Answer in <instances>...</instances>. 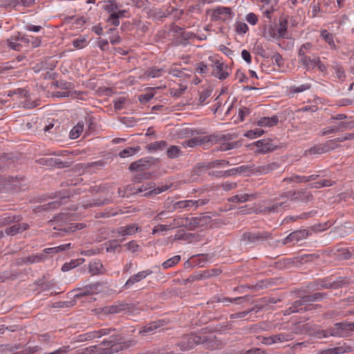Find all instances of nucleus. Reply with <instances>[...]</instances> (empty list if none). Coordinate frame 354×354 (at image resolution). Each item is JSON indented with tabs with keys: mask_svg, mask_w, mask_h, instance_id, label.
I'll list each match as a JSON object with an SVG mask.
<instances>
[{
	"mask_svg": "<svg viewBox=\"0 0 354 354\" xmlns=\"http://www.w3.org/2000/svg\"><path fill=\"white\" fill-rule=\"evenodd\" d=\"M198 344L203 345L207 349L214 350L218 348L221 344L213 334L199 335L195 333L183 336L181 340L177 343V346L183 351L192 349Z\"/></svg>",
	"mask_w": 354,
	"mask_h": 354,
	"instance_id": "obj_1",
	"label": "nucleus"
},
{
	"mask_svg": "<svg viewBox=\"0 0 354 354\" xmlns=\"http://www.w3.org/2000/svg\"><path fill=\"white\" fill-rule=\"evenodd\" d=\"M271 234L266 231L245 232L243 234L241 241L246 245L256 244L270 238Z\"/></svg>",
	"mask_w": 354,
	"mask_h": 354,
	"instance_id": "obj_2",
	"label": "nucleus"
},
{
	"mask_svg": "<svg viewBox=\"0 0 354 354\" xmlns=\"http://www.w3.org/2000/svg\"><path fill=\"white\" fill-rule=\"evenodd\" d=\"M168 185H162L161 187H155V183L152 182L147 183L146 185H142L139 187H134V194H138L145 192L144 196H149L153 195H157L162 192H165L169 189Z\"/></svg>",
	"mask_w": 354,
	"mask_h": 354,
	"instance_id": "obj_3",
	"label": "nucleus"
},
{
	"mask_svg": "<svg viewBox=\"0 0 354 354\" xmlns=\"http://www.w3.org/2000/svg\"><path fill=\"white\" fill-rule=\"evenodd\" d=\"M310 47L311 44L310 43H306L300 47L298 53L299 57V63L304 66L307 70L310 68H314L319 62L318 57L310 58V57H307L306 53L304 52V49H309Z\"/></svg>",
	"mask_w": 354,
	"mask_h": 354,
	"instance_id": "obj_4",
	"label": "nucleus"
},
{
	"mask_svg": "<svg viewBox=\"0 0 354 354\" xmlns=\"http://www.w3.org/2000/svg\"><path fill=\"white\" fill-rule=\"evenodd\" d=\"M114 330L115 329L111 328H102L98 330L87 332L86 333L77 335L75 337V341L82 342L87 340H91L97 337H100L109 335L111 331Z\"/></svg>",
	"mask_w": 354,
	"mask_h": 354,
	"instance_id": "obj_5",
	"label": "nucleus"
},
{
	"mask_svg": "<svg viewBox=\"0 0 354 354\" xmlns=\"http://www.w3.org/2000/svg\"><path fill=\"white\" fill-rule=\"evenodd\" d=\"M353 331L351 323L343 322L337 323L335 325V328L331 330L330 335L332 336L348 337L352 334Z\"/></svg>",
	"mask_w": 354,
	"mask_h": 354,
	"instance_id": "obj_6",
	"label": "nucleus"
},
{
	"mask_svg": "<svg viewBox=\"0 0 354 354\" xmlns=\"http://www.w3.org/2000/svg\"><path fill=\"white\" fill-rule=\"evenodd\" d=\"M133 306L124 302H118L115 304L108 306L104 308L103 312L105 314H115L120 313L131 312Z\"/></svg>",
	"mask_w": 354,
	"mask_h": 354,
	"instance_id": "obj_7",
	"label": "nucleus"
},
{
	"mask_svg": "<svg viewBox=\"0 0 354 354\" xmlns=\"http://www.w3.org/2000/svg\"><path fill=\"white\" fill-rule=\"evenodd\" d=\"M36 162L38 165L48 167H57L58 168H64L69 166L68 162H64L60 159L51 158V157H42L37 159Z\"/></svg>",
	"mask_w": 354,
	"mask_h": 354,
	"instance_id": "obj_8",
	"label": "nucleus"
},
{
	"mask_svg": "<svg viewBox=\"0 0 354 354\" xmlns=\"http://www.w3.org/2000/svg\"><path fill=\"white\" fill-rule=\"evenodd\" d=\"M151 160L149 158H141L137 161L131 162L129 167L131 171L145 172V171L150 167Z\"/></svg>",
	"mask_w": 354,
	"mask_h": 354,
	"instance_id": "obj_9",
	"label": "nucleus"
},
{
	"mask_svg": "<svg viewBox=\"0 0 354 354\" xmlns=\"http://www.w3.org/2000/svg\"><path fill=\"white\" fill-rule=\"evenodd\" d=\"M214 65L212 75L219 80H225L230 75V69L228 66L223 63H221L219 61H216Z\"/></svg>",
	"mask_w": 354,
	"mask_h": 354,
	"instance_id": "obj_10",
	"label": "nucleus"
},
{
	"mask_svg": "<svg viewBox=\"0 0 354 354\" xmlns=\"http://www.w3.org/2000/svg\"><path fill=\"white\" fill-rule=\"evenodd\" d=\"M310 310V306H305L301 299L295 301L291 306L284 311V315H289L295 313H302Z\"/></svg>",
	"mask_w": 354,
	"mask_h": 354,
	"instance_id": "obj_11",
	"label": "nucleus"
},
{
	"mask_svg": "<svg viewBox=\"0 0 354 354\" xmlns=\"http://www.w3.org/2000/svg\"><path fill=\"white\" fill-rule=\"evenodd\" d=\"M279 167L280 166L277 162H272L268 165L253 167L250 169V171L253 174H267L274 170L279 169Z\"/></svg>",
	"mask_w": 354,
	"mask_h": 354,
	"instance_id": "obj_12",
	"label": "nucleus"
},
{
	"mask_svg": "<svg viewBox=\"0 0 354 354\" xmlns=\"http://www.w3.org/2000/svg\"><path fill=\"white\" fill-rule=\"evenodd\" d=\"M46 256L45 254H37L26 257L19 258L17 260V265L21 266L25 263H35L43 261L46 259Z\"/></svg>",
	"mask_w": 354,
	"mask_h": 354,
	"instance_id": "obj_13",
	"label": "nucleus"
},
{
	"mask_svg": "<svg viewBox=\"0 0 354 354\" xmlns=\"http://www.w3.org/2000/svg\"><path fill=\"white\" fill-rule=\"evenodd\" d=\"M140 231V227H139L137 224L131 223L126 226L120 227L118 229L117 232L121 236H129Z\"/></svg>",
	"mask_w": 354,
	"mask_h": 354,
	"instance_id": "obj_14",
	"label": "nucleus"
},
{
	"mask_svg": "<svg viewBox=\"0 0 354 354\" xmlns=\"http://www.w3.org/2000/svg\"><path fill=\"white\" fill-rule=\"evenodd\" d=\"M152 271L150 270H147L144 271H141L138 272L136 274L131 276L126 282L125 287L129 288L131 286H133L134 283L140 281L141 280L145 279L148 275L151 274Z\"/></svg>",
	"mask_w": 354,
	"mask_h": 354,
	"instance_id": "obj_15",
	"label": "nucleus"
},
{
	"mask_svg": "<svg viewBox=\"0 0 354 354\" xmlns=\"http://www.w3.org/2000/svg\"><path fill=\"white\" fill-rule=\"evenodd\" d=\"M256 146L259 150V152L266 153L274 151L277 147L275 145L272 143L269 140H261L256 142Z\"/></svg>",
	"mask_w": 354,
	"mask_h": 354,
	"instance_id": "obj_16",
	"label": "nucleus"
},
{
	"mask_svg": "<svg viewBox=\"0 0 354 354\" xmlns=\"http://www.w3.org/2000/svg\"><path fill=\"white\" fill-rule=\"evenodd\" d=\"M72 214L70 213H60L54 216L53 220L49 221V223L55 222L56 225L55 226H58L62 225V227H64L68 221H72Z\"/></svg>",
	"mask_w": 354,
	"mask_h": 354,
	"instance_id": "obj_17",
	"label": "nucleus"
},
{
	"mask_svg": "<svg viewBox=\"0 0 354 354\" xmlns=\"http://www.w3.org/2000/svg\"><path fill=\"white\" fill-rule=\"evenodd\" d=\"M232 10L228 7H218L214 10L213 16L215 19L225 20L230 17Z\"/></svg>",
	"mask_w": 354,
	"mask_h": 354,
	"instance_id": "obj_18",
	"label": "nucleus"
},
{
	"mask_svg": "<svg viewBox=\"0 0 354 354\" xmlns=\"http://www.w3.org/2000/svg\"><path fill=\"white\" fill-rule=\"evenodd\" d=\"M22 219L20 215H12L10 213H5L0 216V226H4L12 223L19 222Z\"/></svg>",
	"mask_w": 354,
	"mask_h": 354,
	"instance_id": "obj_19",
	"label": "nucleus"
},
{
	"mask_svg": "<svg viewBox=\"0 0 354 354\" xmlns=\"http://www.w3.org/2000/svg\"><path fill=\"white\" fill-rule=\"evenodd\" d=\"M163 325L164 323H160V322H151L143 326L142 329L139 331V333L142 335L152 334L156 330L160 328Z\"/></svg>",
	"mask_w": 354,
	"mask_h": 354,
	"instance_id": "obj_20",
	"label": "nucleus"
},
{
	"mask_svg": "<svg viewBox=\"0 0 354 354\" xmlns=\"http://www.w3.org/2000/svg\"><path fill=\"white\" fill-rule=\"evenodd\" d=\"M216 215V212H205L196 216L198 227H204L212 221V217Z\"/></svg>",
	"mask_w": 354,
	"mask_h": 354,
	"instance_id": "obj_21",
	"label": "nucleus"
},
{
	"mask_svg": "<svg viewBox=\"0 0 354 354\" xmlns=\"http://www.w3.org/2000/svg\"><path fill=\"white\" fill-rule=\"evenodd\" d=\"M279 118L277 115L272 117H262L257 121L258 126L273 127L277 124Z\"/></svg>",
	"mask_w": 354,
	"mask_h": 354,
	"instance_id": "obj_22",
	"label": "nucleus"
},
{
	"mask_svg": "<svg viewBox=\"0 0 354 354\" xmlns=\"http://www.w3.org/2000/svg\"><path fill=\"white\" fill-rule=\"evenodd\" d=\"M86 227V224L84 223H70L68 225H66L64 227H62V225L56 226L57 229L62 230L65 232H74L77 230H82Z\"/></svg>",
	"mask_w": 354,
	"mask_h": 354,
	"instance_id": "obj_23",
	"label": "nucleus"
},
{
	"mask_svg": "<svg viewBox=\"0 0 354 354\" xmlns=\"http://www.w3.org/2000/svg\"><path fill=\"white\" fill-rule=\"evenodd\" d=\"M200 145H203L205 148H208L217 141V138L214 135L198 137Z\"/></svg>",
	"mask_w": 354,
	"mask_h": 354,
	"instance_id": "obj_24",
	"label": "nucleus"
},
{
	"mask_svg": "<svg viewBox=\"0 0 354 354\" xmlns=\"http://www.w3.org/2000/svg\"><path fill=\"white\" fill-rule=\"evenodd\" d=\"M27 59L26 57L24 55H19L16 57V59L13 61L9 62L7 63L6 68H18L20 66L26 65L27 62Z\"/></svg>",
	"mask_w": 354,
	"mask_h": 354,
	"instance_id": "obj_25",
	"label": "nucleus"
},
{
	"mask_svg": "<svg viewBox=\"0 0 354 354\" xmlns=\"http://www.w3.org/2000/svg\"><path fill=\"white\" fill-rule=\"evenodd\" d=\"M229 162L225 160H216L212 162H209L207 165H205L204 164L198 163L197 165L198 169H208L212 168L214 167H218L224 165H228Z\"/></svg>",
	"mask_w": 354,
	"mask_h": 354,
	"instance_id": "obj_26",
	"label": "nucleus"
},
{
	"mask_svg": "<svg viewBox=\"0 0 354 354\" xmlns=\"http://www.w3.org/2000/svg\"><path fill=\"white\" fill-rule=\"evenodd\" d=\"M70 248H71V243H67V244L61 245L57 246V247L46 248L44 250V252L46 255L50 254H56V253H59L60 252L68 250Z\"/></svg>",
	"mask_w": 354,
	"mask_h": 354,
	"instance_id": "obj_27",
	"label": "nucleus"
},
{
	"mask_svg": "<svg viewBox=\"0 0 354 354\" xmlns=\"http://www.w3.org/2000/svg\"><path fill=\"white\" fill-rule=\"evenodd\" d=\"M313 200V196L310 192L306 191L305 189L299 190L298 202H301L306 204Z\"/></svg>",
	"mask_w": 354,
	"mask_h": 354,
	"instance_id": "obj_28",
	"label": "nucleus"
},
{
	"mask_svg": "<svg viewBox=\"0 0 354 354\" xmlns=\"http://www.w3.org/2000/svg\"><path fill=\"white\" fill-rule=\"evenodd\" d=\"M347 351H348V348L344 346H337L319 351L317 354H341Z\"/></svg>",
	"mask_w": 354,
	"mask_h": 354,
	"instance_id": "obj_29",
	"label": "nucleus"
},
{
	"mask_svg": "<svg viewBox=\"0 0 354 354\" xmlns=\"http://www.w3.org/2000/svg\"><path fill=\"white\" fill-rule=\"evenodd\" d=\"M103 266L100 261H95L89 264V272L92 274H99L103 273Z\"/></svg>",
	"mask_w": 354,
	"mask_h": 354,
	"instance_id": "obj_30",
	"label": "nucleus"
},
{
	"mask_svg": "<svg viewBox=\"0 0 354 354\" xmlns=\"http://www.w3.org/2000/svg\"><path fill=\"white\" fill-rule=\"evenodd\" d=\"M250 295H245L244 297H235V298H228V297H223V298H220V297H216L215 299L217 302H225V301H229V302H234V301H239V303L238 304H241L242 303L243 301H248L250 300Z\"/></svg>",
	"mask_w": 354,
	"mask_h": 354,
	"instance_id": "obj_31",
	"label": "nucleus"
},
{
	"mask_svg": "<svg viewBox=\"0 0 354 354\" xmlns=\"http://www.w3.org/2000/svg\"><path fill=\"white\" fill-rule=\"evenodd\" d=\"M333 69L335 71V75L337 79L341 82H344L346 80V74L343 66L339 64H336L333 66Z\"/></svg>",
	"mask_w": 354,
	"mask_h": 354,
	"instance_id": "obj_32",
	"label": "nucleus"
},
{
	"mask_svg": "<svg viewBox=\"0 0 354 354\" xmlns=\"http://www.w3.org/2000/svg\"><path fill=\"white\" fill-rule=\"evenodd\" d=\"M350 283L349 280L346 277H338L336 280L329 282L330 288H339Z\"/></svg>",
	"mask_w": 354,
	"mask_h": 354,
	"instance_id": "obj_33",
	"label": "nucleus"
},
{
	"mask_svg": "<svg viewBox=\"0 0 354 354\" xmlns=\"http://www.w3.org/2000/svg\"><path fill=\"white\" fill-rule=\"evenodd\" d=\"M84 129V123L79 122L70 131L69 137L71 139L77 138L82 133Z\"/></svg>",
	"mask_w": 354,
	"mask_h": 354,
	"instance_id": "obj_34",
	"label": "nucleus"
},
{
	"mask_svg": "<svg viewBox=\"0 0 354 354\" xmlns=\"http://www.w3.org/2000/svg\"><path fill=\"white\" fill-rule=\"evenodd\" d=\"M102 249L105 248L107 252H114L117 248H121L117 240H110L102 245Z\"/></svg>",
	"mask_w": 354,
	"mask_h": 354,
	"instance_id": "obj_35",
	"label": "nucleus"
},
{
	"mask_svg": "<svg viewBox=\"0 0 354 354\" xmlns=\"http://www.w3.org/2000/svg\"><path fill=\"white\" fill-rule=\"evenodd\" d=\"M167 146V143L166 141H156L152 143L147 145V150L150 152L156 151L158 149H162Z\"/></svg>",
	"mask_w": 354,
	"mask_h": 354,
	"instance_id": "obj_36",
	"label": "nucleus"
},
{
	"mask_svg": "<svg viewBox=\"0 0 354 354\" xmlns=\"http://www.w3.org/2000/svg\"><path fill=\"white\" fill-rule=\"evenodd\" d=\"M308 231L307 230H296L290 233L293 241H299L306 239L308 236Z\"/></svg>",
	"mask_w": 354,
	"mask_h": 354,
	"instance_id": "obj_37",
	"label": "nucleus"
},
{
	"mask_svg": "<svg viewBox=\"0 0 354 354\" xmlns=\"http://www.w3.org/2000/svg\"><path fill=\"white\" fill-rule=\"evenodd\" d=\"M329 282L326 279H321L310 284V288L314 290H322L330 288Z\"/></svg>",
	"mask_w": 354,
	"mask_h": 354,
	"instance_id": "obj_38",
	"label": "nucleus"
},
{
	"mask_svg": "<svg viewBox=\"0 0 354 354\" xmlns=\"http://www.w3.org/2000/svg\"><path fill=\"white\" fill-rule=\"evenodd\" d=\"M288 19L285 17H281L279 19V28L277 29L278 37H284L288 27Z\"/></svg>",
	"mask_w": 354,
	"mask_h": 354,
	"instance_id": "obj_39",
	"label": "nucleus"
},
{
	"mask_svg": "<svg viewBox=\"0 0 354 354\" xmlns=\"http://www.w3.org/2000/svg\"><path fill=\"white\" fill-rule=\"evenodd\" d=\"M195 234L192 233H180V231L178 232L174 236V241L182 240L185 241L189 243H191L193 239L195 237Z\"/></svg>",
	"mask_w": 354,
	"mask_h": 354,
	"instance_id": "obj_40",
	"label": "nucleus"
},
{
	"mask_svg": "<svg viewBox=\"0 0 354 354\" xmlns=\"http://www.w3.org/2000/svg\"><path fill=\"white\" fill-rule=\"evenodd\" d=\"M185 227L188 230H194L196 228L198 227V225L197 223V220L196 217L185 218Z\"/></svg>",
	"mask_w": 354,
	"mask_h": 354,
	"instance_id": "obj_41",
	"label": "nucleus"
},
{
	"mask_svg": "<svg viewBox=\"0 0 354 354\" xmlns=\"http://www.w3.org/2000/svg\"><path fill=\"white\" fill-rule=\"evenodd\" d=\"M140 150V147H127L119 153V156L121 158H126L132 156L133 154L138 152Z\"/></svg>",
	"mask_w": 354,
	"mask_h": 354,
	"instance_id": "obj_42",
	"label": "nucleus"
},
{
	"mask_svg": "<svg viewBox=\"0 0 354 354\" xmlns=\"http://www.w3.org/2000/svg\"><path fill=\"white\" fill-rule=\"evenodd\" d=\"M253 194H239L232 196L228 199L229 201L232 203H243L245 201H248L250 197H253Z\"/></svg>",
	"mask_w": 354,
	"mask_h": 354,
	"instance_id": "obj_43",
	"label": "nucleus"
},
{
	"mask_svg": "<svg viewBox=\"0 0 354 354\" xmlns=\"http://www.w3.org/2000/svg\"><path fill=\"white\" fill-rule=\"evenodd\" d=\"M167 154L169 158L174 159L179 157L182 154V151L178 147L173 145L167 150Z\"/></svg>",
	"mask_w": 354,
	"mask_h": 354,
	"instance_id": "obj_44",
	"label": "nucleus"
},
{
	"mask_svg": "<svg viewBox=\"0 0 354 354\" xmlns=\"http://www.w3.org/2000/svg\"><path fill=\"white\" fill-rule=\"evenodd\" d=\"M84 261V260L83 259L71 260L69 263H66L62 266V270L63 272L68 271L69 270L77 267V265L82 263Z\"/></svg>",
	"mask_w": 354,
	"mask_h": 354,
	"instance_id": "obj_45",
	"label": "nucleus"
},
{
	"mask_svg": "<svg viewBox=\"0 0 354 354\" xmlns=\"http://www.w3.org/2000/svg\"><path fill=\"white\" fill-rule=\"evenodd\" d=\"M335 184V181L329 180H324L322 181H317L310 184L311 188L319 189L325 187H331Z\"/></svg>",
	"mask_w": 354,
	"mask_h": 354,
	"instance_id": "obj_46",
	"label": "nucleus"
},
{
	"mask_svg": "<svg viewBox=\"0 0 354 354\" xmlns=\"http://www.w3.org/2000/svg\"><path fill=\"white\" fill-rule=\"evenodd\" d=\"M61 205V203L57 201H52L47 204H44L37 207L39 211H48L58 208Z\"/></svg>",
	"mask_w": 354,
	"mask_h": 354,
	"instance_id": "obj_47",
	"label": "nucleus"
},
{
	"mask_svg": "<svg viewBox=\"0 0 354 354\" xmlns=\"http://www.w3.org/2000/svg\"><path fill=\"white\" fill-rule=\"evenodd\" d=\"M322 38L327 42L330 46L335 47V42L333 40V35L326 30H324L321 32Z\"/></svg>",
	"mask_w": 354,
	"mask_h": 354,
	"instance_id": "obj_48",
	"label": "nucleus"
},
{
	"mask_svg": "<svg viewBox=\"0 0 354 354\" xmlns=\"http://www.w3.org/2000/svg\"><path fill=\"white\" fill-rule=\"evenodd\" d=\"M180 257L179 255H176L163 262L162 266L165 269H167L177 264L180 261Z\"/></svg>",
	"mask_w": 354,
	"mask_h": 354,
	"instance_id": "obj_49",
	"label": "nucleus"
},
{
	"mask_svg": "<svg viewBox=\"0 0 354 354\" xmlns=\"http://www.w3.org/2000/svg\"><path fill=\"white\" fill-rule=\"evenodd\" d=\"M326 151V149L325 147L322 146V145H316V146L311 147L308 150H306L305 151V155H306L307 153L321 154V153H325Z\"/></svg>",
	"mask_w": 354,
	"mask_h": 354,
	"instance_id": "obj_50",
	"label": "nucleus"
},
{
	"mask_svg": "<svg viewBox=\"0 0 354 354\" xmlns=\"http://www.w3.org/2000/svg\"><path fill=\"white\" fill-rule=\"evenodd\" d=\"M151 174L148 172H137L133 177L132 181L134 183H140L144 179H149Z\"/></svg>",
	"mask_w": 354,
	"mask_h": 354,
	"instance_id": "obj_51",
	"label": "nucleus"
},
{
	"mask_svg": "<svg viewBox=\"0 0 354 354\" xmlns=\"http://www.w3.org/2000/svg\"><path fill=\"white\" fill-rule=\"evenodd\" d=\"M86 289L88 290L90 294H95L98 293L102 290V288H103V284L102 283H95L93 284H89L86 286Z\"/></svg>",
	"mask_w": 354,
	"mask_h": 354,
	"instance_id": "obj_52",
	"label": "nucleus"
},
{
	"mask_svg": "<svg viewBox=\"0 0 354 354\" xmlns=\"http://www.w3.org/2000/svg\"><path fill=\"white\" fill-rule=\"evenodd\" d=\"M189 207H193V200L180 201L176 202L174 204V207L175 209H183Z\"/></svg>",
	"mask_w": 354,
	"mask_h": 354,
	"instance_id": "obj_53",
	"label": "nucleus"
},
{
	"mask_svg": "<svg viewBox=\"0 0 354 354\" xmlns=\"http://www.w3.org/2000/svg\"><path fill=\"white\" fill-rule=\"evenodd\" d=\"M71 350L69 346H64L55 350L46 351L44 354H67Z\"/></svg>",
	"mask_w": 354,
	"mask_h": 354,
	"instance_id": "obj_54",
	"label": "nucleus"
},
{
	"mask_svg": "<svg viewBox=\"0 0 354 354\" xmlns=\"http://www.w3.org/2000/svg\"><path fill=\"white\" fill-rule=\"evenodd\" d=\"M319 257V255L318 254H304V255H301L298 257H297V259H298L299 260V261L301 262H309V261H313L314 259H318Z\"/></svg>",
	"mask_w": 354,
	"mask_h": 354,
	"instance_id": "obj_55",
	"label": "nucleus"
},
{
	"mask_svg": "<svg viewBox=\"0 0 354 354\" xmlns=\"http://www.w3.org/2000/svg\"><path fill=\"white\" fill-rule=\"evenodd\" d=\"M212 89L210 88L203 90L199 94V103L203 104L212 95Z\"/></svg>",
	"mask_w": 354,
	"mask_h": 354,
	"instance_id": "obj_56",
	"label": "nucleus"
},
{
	"mask_svg": "<svg viewBox=\"0 0 354 354\" xmlns=\"http://www.w3.org/2000/svg\"><path fill=\"white\" fill-rule=\"evenodd\" d=\"M17 273H12L8 271L0 272V283L5 282L8 279H13L17 277Z\"/></svg>",
	"mask_w": 354,
	"mask_h": 354,
	"instance_id": "obj_57",
	"label": "nucleus"
},
{
	"mask_svg": "<svg viewBox=\"0 0 354 354\" xmlns=\"http://www.w3.org/2000/svg\"><path fill=\"white\" fill-rule=\"evenodd\" d=\"M263 130L261 129H255L254 130L248 131L245 133V136L253 139L257 137L261 136L263 133Z\"/></svg>",
	"mask_w": 354,
	"mask_h": 354,
	"instance_id": "obj_58",
	"label": "nucleus"
},
{
	"mask_svg": "<svg viewBox=\"0 0 354 354\" xmlns=\"http://www.w3.org/2000/svg\"><path fill=\"white\" fill-rule=\"evenodd\" d=\"M152 88H150L151 91L147 92L145 94H142L139 96L138 99H139V101L142 103V104H145L147 102H148L151 99H152L154 96V94L151 91H152Z\"/></svg>",
	"mask_w": 354,
	"mask_h": 354,
	"instance_id": "obj_59",
	"label": "nucleus"
},
{
	"mask_svg": "<svg viewBox=\"0 0 354 354\" xmlns=\"http://www.w3.org/2000/svg\"><path fill=\"white\" fill-rule=\"evenodd\" d=\"M169 227L171 230L176 227H185V218H175L172 223L169 224Z\"/></svg>",
	"mask_w": 354,
	"mask_h": 354,
	"instance_id": "obj_60",
	"label": "nucleus"
},
{
	"mask_svg": "<svg viewBox=\"0 0 354 354\" xmlns=\"http://www.w3.org/2000/svg\"><path fill=\"white\" fill-rule=\"evenodd\" d=\"M339 259L340 260H348L354 257V250L353 252L349 251L348 250H343L340 252L338 255Z\"/></svg>",
	"mask_w": 354,
	"mask_h": 354,
	"instance_id": "obj_61",
	"label": "nucleus"
},
{
	"mask_svg": "<svg viewBox=\"0 0 354 354\" xmlns=\"http://www.w3.org/2000/svg\"><path fill=\"white\" fill-rule=\"evenodd\" d=\"M264 36L269 39L278 37L277 29L274 26H270L267 30H265Z\"/></svg>",
	"mask_w": 354,
	"mask_h": 354,
	"instance_id": "obj_62",
	"label": "nucleus"
},
{
	"mask_svg": "<svg viewBox=\"0 0 354 354\" xmlns=\"http://www.w3.org/2000/svg\"><path fill=\"white\" fill-rule=\"evenodd\" d=\"M248 30V25L242 21H238L236 24V31L239 34H245Z\"/></svg>",
	"mask_w": 354,
	"mask_h": 354,
	"instance_id": "obj_63",
	"label": "nucleus"
},
{
	"mask_svg": "<svg viewBox=\"0 0 354 354\" xmlns=\"http://www.w3.org/2000/svg\"><path fill=\"white\" fill-rule=\"evenodd\" d=\"M337 126L340 131H343L347 129H351L354 127V121L351 122H340L337 124Z\"/></svg>",
	"mask_w": 354,
	"mask_h": 354,
	"instance_id": "obj_64",
	"label": "nucleus"
}]
</instances>
